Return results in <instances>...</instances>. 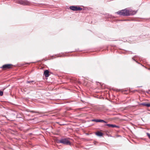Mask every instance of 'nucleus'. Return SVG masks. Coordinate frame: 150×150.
Segmentation results:
<instances>
[{
	"label": "nucleus",
	"mask_w": 150,
	"mask_h": 150,
	"mask_svg": "<svg viewBox=\"0 0 150 150\" xmlns=\"http://www.w3.org/2000/svg\"><path fill=\"white\" fill-rule=\"evenodd\" d=\"M117 41V42H116V43L117 44H122L123 42V41L122 40H116Z\"/></svg>",
	"instance_id": "f8f14e48"
},
{
	"label": "nucleus",
	"mask_w": 150,
	"mask_h": 150,
	"mask_svg": "<svg viewBox=\"0 0 150 150\" xmlns=\"http://www.w3.org/2000/svg\"><path fill=\"white\" fill-rule=\"evenodd\" d=\"M106 49H108L107 50H108L109 49L108 48H109V50H110L112 52V48H113L114 47H106Z\"/></svg>",
	"instance_id": "2eb2a0df"
},
{
	"label": "nucleus",
	"mask_w": 150,
	"mask_h": 150,
	"mask_svg": "<svg viewBox=\"0 0 150 150\" xmlns=\"http://www.w3.org/2000/svg\"><path fill=\"white\" fill-rule=\"evenodd\" d=\"M3 94V92L2 91H0V96H2Z\"/></svg>",
	"instance_id": "a211bd4d"
},
{
	"label": "nucleus",
	"mask_w": 150,
	"mask_h": 150,
	"mask_svg": "<svg viewBox=\"0 0 150 150\" xmlns=\"http://www.w3.org/2000/svg\"><path fill=\"white\" fill-rule=\"evenodd\" d=\"M96 135L99 137L102 136L103 135V133L102 132L99 131L96 132Z\"/></svg>",
	"instance_id": "1a4fd4ad"
},
{
	"label": "nucleus",
	"mask_w": 150,
	"mask_h": 150,
	"mask_svg": "<svg viewBox=\"0 0 150 150\" xmlns=\"http://www.w3.org/2000/svg\"><path fill=\"white\" fill-rule=\"evenodd\" d=\"M122 20H120V21H122Z\"/></svg>",
	"instance_id": "412c9836"
},
{
	"label": "nucleus",
	"mask_w": 150,
	"mask_h": 150,
	"mask_svg": "<svg viewBox=\"0 0 150 150\" xmlns=\"http://www.w3.org/2000/svg\"><path fill=\"white\" fill-rule=\"evenodd\" d=\"M12 65L11 64H5L1 67V68L3 69H10L11 68V66Z\"/></svg>",
	"instance_id": "39448f33"
},
{
	"label": "nucleus",
	"mask_w": 150,
	"mask_h": 150,
	"mask_svg": "<svg viewBox=\"0 0 150 150\" xmlns=\"http://www.w3.org/2000/svg\"><path fill=\"white\" fill-rule=\"evenodd\" d=\"M106 124V123H105ZM103 126H108L109 127H116L117 128H119L120 127L118 126H117L115 125L110 124H105L103 125Z\"/></svg>",
	"instance_id": "423d86ee"
},
{
	"label": "nucleus",
	"mask_w": 150,
	"mask_h": 150,
	"mask_svg": "<svg viewBox=\"0 0 150 150\" xmlns=\"http://www.w3.org/2000/svg\"><path fill=\"white\" fill-rule=\"evenodd\" d=\"M107 15L108 17V18H111L112 19L115 18V16H112L111 15H110L109 14H108Z\"/></svg>",
	"instance_id": "9b49d317"
},
{
	"label": "nucleus",
	"mask_w": 150,
	"mask_h": 150,
	"mask_svg": "<svg viewBox=\"0 0 150 150\" xmlns=\"http://www.w3.org/2000/svg\"><path fill=\"white\" fill-rule=\"evenodd\" d=\"M30 112H32L33 113H38V112L36 111H33V110H30L29 111Z\"/></svg>",
	"instance_id": "4468645a"
},
{
	"label": "nucleus",
	"mask_w": 150,
	"mask_h": 150,
	"mask_svg": "<svg viewBox=\"0 0 150 150\" xmlns=\"http://www.w3.org/2000/svg\"><path fill=\"white\" fill-rule=\"evenodd\" d=\"M137 57V56H136H136H134V57H132V59L133 60H134V61H136V60H135V59H134V58H136V57Z\"/></svg>",
	"instance_id": "6ab92c4d"
},
{
	"label": "nucleus",
	"mask_w": 150,
	"mask_h": 150,
	"mask_svg": "<svg viewBox=\"0 0 150 150\" xmlns=\"http://www.w3.org/2000/svg\"><path fill=\"white\" fill-rule=\"evenodd\" d=\"M69 9L74 11H81L82 8L77 6H72L69 7Z\"/></svg>",
	"instance_id": "7ed1b4c3"
},
{
	"label": "nucleus",
	"mask_w": 150,
	"mask_h": 150,
	"mask_svg": "<svg viewBox=\"0 0 150 150\" xmlns=\"http://www.w3.org/2000/svg\"><path fill=\"white\" fill-rule=\"evenodd\" d=\"M17 3L18 4L23 5H29L30 4V2L27 0H18Z\"/></svg>",
	"instance_id": "20e7f679"
},
{
	"label": "nucleus",
	"mask_w": 150,
	"mask_h": 150,
	"mask_svg": "<svg viewBox=\"0 0 150 150\" xmlns=\"http://www.w3.org/2000/svg\"><path fill=\"white\" fill-rule=\"evenodd\" d=\"M114 47H116V46H115Z\"/></svg>",
	"instance_id": "4be33fe9"
},
{
	"label": "nucleus",
	"mask_w": 150,
	"mask_h": 150,
	"mask_svg": "<svg viewBox=\"0 0 150 150\" xmlns=\"http://www.w3.org/2000/svg\"><path fill=\"white\" fill-rule=\"evenodd\" d=\"M137 12V10L136 11L132 10L131 9H128L127 8L119 11L115 13L120 16H132L135 14Z\"/></svg>",
	"instance_id": "f257e3e1"
},
{
	"label": "nucleus",
	"mask_w": 150,
	"mask_h": 150,
	"mask_svg": "<svg viewBox=\"0 0 150 150\" xmlns=\"http://www.w3.org/2000/svg\"><path fill=\"white\" fill-rule=\"evenodd\" d=\"M81 50H80L79 49H76L75 50H73L72 51H71L70 52H74L76 51H81Z\"/></svg>",
	"instance_id": "ddd939ff"
},
{
	"label": "nucleus",
	"mask_w": 150,
	"mask_h": 150,
	"mask_svg": "<svg viewBox=\"0 0 150 150\" xmlns=\"http://www.w3.org/2000/svg\"><path fill=\"white\" fill-rule=\"evenodd\" d=\"M57 142L58 143H60L66 145L71 144L70 142L67 138H63L60 140H57Z\"/></svg>",
	"instance_id": "f03ea898"
},
{
	"label": "nucleus",
	"mask_w": 150,
	"mask_h": 150,
	"mask_svg": "<svg viewBox=\"0 0 150 150\" xmlns=\"http://www.w3.org/2000/svg\"><path fill=\"white\" fill-rule=\"evenodd\" d=\"M146 134L147 136L148 137L149 139H150V134L148 133H147Z\"/></svg>",
	"instance_id": "f3484780"
},
{
	"label": "nucleus",
	"mask_w": 150,
	"mask_h": 150,
	"mask_svg": "<svg viewBox=\"0 0 150 150\" xmlns=\"http://www.w3.org/2000/svg\"><path fill=\"white\" fill-rule=\"evenodd\" d=\"M129 20L128 19H124L122 20V21H129Z\"/></svg>",
	"instance_id": "aec40b11"
},
{
	"label": "nucleus",
	"mask_w": 150,
	"mask_h": 150,
	"mask_svg": "<svg viewBox=\"0 0 150 150\" xmlns=\"http://www.w3.org/2000/svg\"><path fill=\"white\" fill-rule=\"evenodd\" d=\"M49 71L47 70H45L44 71V75L46 77H47L49 76Z\"/></svg>",
	"instance_id": "6e6552de"
},
{
	"label": "nucleus",
	"mask_w": 150,
	"mask_h": 150,
	"mask_svg": "<svg viewBox=\"0 0 150 150\" xmlns=\"http://www.w3.org/2000/svg\"><path fill=\"white\" fill-rule=\"evenodd\" d=\"M92 122H103L105 123H108V122L105 121L101 119H93L91 120Z\"/></svg>",
	"instance_id": "0eeeda50"
},
{
	"label": "nucleus",
	"mask_w": 150,
	"mask_h": 150,
	"mask_svg": "<svg viewBox=\"0 0 150 150\" xmlns=\"http://www.w3.org/2000/svg\"><path fill=\"white\" fill-rule=\"evenodd\" d=\"M1 133V132L0 131V134Z\"/></svg>",
	"instance_id": "5701e85b"
},
{
	"label": "nucleus",
	"mask_w": 150,
	"mask_h": 150,
	"mask_svg": "<svg viewBox=\"0 0 150 150\" xmlns=\"http://www.w3.org/2000/svg\"><path fill=\"white\" fill-rule=\"evenodd\" d=\"M141 105L146 106L148 107H150V103H143L141 104Z\"/></svg>",
	"instance_id": "9d476101"
},
{
	"label": "nucleus",
	"mask_w": 150,
	"mask_h": 150,
	"mask_svg": "<svg viewBox=\"0 0 150 150\" xmlns=\"http://www.w3.org/2000/svg\"><path fill=\"white\" fill-rule=\"evenodd\" d=\"M34 82V81H27L26 83H30L33 82Z\"/></svg>",
	"instance_id": "dca6fc26"
}]
</instances>
